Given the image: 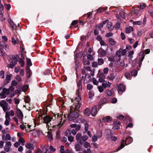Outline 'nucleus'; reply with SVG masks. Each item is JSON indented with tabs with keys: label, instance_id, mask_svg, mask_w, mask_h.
<instances>
[{
	"label": "nucleus",
	"instance_id": "1",
	"mask_svg": "<svg viewBox=\"0 0 153 153\" xmlns=\"http://www.w3.org/2000/svg\"><path fill=\"white\" fill-rule=\"evenodd\" d=\"M53 117H49L46 116L44 117L43 120L45 123H46L47 126H49V123L52 120H56L58 122V124L53 126V128H60L65 122L66 119L65 114L63 115L62 114H58V115L53 114Z\"/></svg>",
	"mask_w": 153,
	"mask_h": 153
},
{
	"label": "nucleus",
	"instance_id": "2",
	"mask_svg": "<svg viewBox=\"0 0 153 153\" xmlns=\"http://www.w3.org/2000/svg\"><path fill=\"white\" fill-rule=\"evenodd\" d=\"M81 99L79 95L76 97L74 100H72V101L73 103V105L70 107L71 111L74 110L78 111L81 106L80 102Z\"/></svg>",
	"mask_w": 153,
	"mask_h": 153
},
{
	"label": "nucleus",
	"instance_id": "3",
	"mask_svg": "<svg viewBox=\"0 0 153 153\" xmlns=\"http://www.w3.org/2000/svg\"><path fill=\"white\" fill-rule=\"evenodd\" d=\"M11 58L10 63L7 65V66L9 68H13L17 64L18 61V58L14 56H11Z\"/></svg>",
	"mask_w": 153,
	"mask_h": 153
},
{
	"label": "nucleus",
	"instance_id": "4",
	"mask_svg": "<svg viewBox=\"0 0 153 153\" xmlns=\"http://www.w3.org/2000/svg\"><path fill=\"white\" fill-rule=\"evenodd\" d=\"M74 110V112H71L68 116L69 120L74 121L76 118H77L79 116V114L76 111Z\"/></svg>",
	"mask_w": 153,
	"mask_h": 153
},
{
	"label": "nucleus",
	"instance_id": "5",
	"mask_svg": "<svg viewBox=\"0 0 153 153\" xmlns=\"http://www.w3.org/2000/svg\"><path fill=\"white\" fill-rule=\"evenodd\" d=\"M132 141V138L131 137H129L125 141L124 140H123L122 142L121 143L120 146L118 147V148L117 150V151L123 148L125 146V141H126V142H128V144L131 143Z\"/></svg>",
	"mask_w": 153,
	"mask_h": 153
},
{
	"label": "nucleus",
	"instance_id": "6",
	"mask_svg": "<svg viewBox=\"0 0 153 153\" xmlns=\"http://www.w3.org/2000/svg\"><path fill=\"white\" fill-rule=\"evenodd\" d=\"M12 144L10 141L7 142L4 148V150L6 152H8L11 150Z\"/></svg>",
	"mask_w": 153,
	"mask_h": 153
},
{
	"label": "nucleus",
	"instance_id": "7",
	"mask_svg": "<svg viewBox=\"0 0 153 153\" xmlns=\"http://www.w3.org/2000/svg\"><path fill=\"white\" fill-rule=\"evenodd\" d=\"M5 112V118H10V116L13 117L15 115L14 111L13 110H10V111H6Z\"/></svg>",
	"mask_w": 153,
	"mask_h": 153
},
{
	"label": "nucleus",
	"instance_id": "8",
	"mask_svg": "<svg viewBox=\"0 0 153 153\" xmlns=\"http://www.w3.org/2000/svg\"><path fill=\"white\" fill-rule=\"evenodd\" d=\"M16 113L19 119L22 120L23 118V115L21 111L19 108L16 109Z\"/></svg>",
	"mask_w": 153,
	"mask_h": 153
},
{
	"label": "nucleus",
	"instance_id": "9",
	"mask_svg": "<svg viewBox=\"0 0 153 153\" xmlns=\"http://www.w3.org/2000/svg\"><path fill=\"white\" fill-rule=\"evenodd\" d=\"M81 80H79V81L77 82V86L78 88V89L77 90L76 93L78 94L79 95L80 93V91L82 90V85L81 84Z\"/></svg>",
	"mask_w": 153,
	"mask_h": 153
},
{
	"label": "nucleus",
	"instance_id": "10",
	"mask_svg": "<svg viewBox=\"0 0 153 153\" xmlns=\"http://www.w3.org/2000/svg\"><path fill=\"white\" fill-rule=\"evenodd\" d=\"M29 131L30 132V134L35 137L38 136L40 134V131L38 130L34 129Z\"/></svg>",
	"mask_w": 153,
	"mask_h": 153
},
{
	"label": "nucleus",
	"instance_id": "11",
	"mask_svg": "<svg viewBox=\"0 0 153 153\" xmlns=\"http://www.w3.org/2000/svg\"><path fill=\"white\" fill-rule=\"evenodd\" d=\"M117 64L123 67H124L125 66V64L124 61L120 58H119L117 61Z\"/></svg>",
	"mask_w": 153,
	"mask_h": 153
},
{
	"label": "nucleus",
	"instance_id": "12",
	"mask_svg": "<svg viewBox=\"0 0 153 153\" xmlns=\"http://www.w3.org/2000/svg\"><path fill=\"white\" fill-rule=\"evenodd\" d=\"M112 120V118L110 116H107L103 117L102 120V122H108Z\"/></svg>",
	"mask_w": 153,
	"mask_h": 153
},
{
	"label": "nucleus",
	"instance_id": "13",
	"mask_svg": "<svg viewBox=\"0 0 153 153\" xmlns=\"http://www.w3.org/2000/svg\"><path fill=\"white\" fill-rule=\"evenodd\" d=\"M97 106H94L92 108L91 114L92 116H94L97 113Z\"/></svg>",
	"mask_w": 153,
	"mask_h": 153
},
{
	"label": "nucleus",
	"instance_id": "14",
	"mask_svg": "<svg viewBox=\"0 0 153 153\" xmlns=\"http://www.w3.org/2000/svg\"><path fill=\"white\" fill-rule=\"evenodd\" d=\"M111 83L108 81H104L102 84V86H103V88L105 89L106 87L109 88L110 87Z\"/></svg>",
	"mask_w": 153,
	"mask_h": 153
},
{
	"label": "nucleus",
	"instance_id": "15",
	"mask_svg": "<svg viewBox=\"0 0 153 153\" xmlns=\"http://www.w3.org/2000/svg\"><path fill=\"white\" fill-rule=\"evenodd\" d=\"M99 55L100 56H105L106 54L105 51L102 49H100L98 51Z\"/></svg>",
	"mask_w": 153,
	"mask_h": 153
},
{
	"label": "nucleus",
	"instance_id": "16",
	"mask_svg": "<svg viewBox=\"0 0 153 153\" xmlns=\"http://www.w3.org/2000/svg\"><path fill=\"white\" fill-rule=\"evenodd\" d=\"M108 41L109 44L111 46H114L116 43V41L112 38H108Z\"/></svg>",
	"mask_w": 153,
	"mask_h": 153
},
{
	"label": "nucleus",
	"instance_id": "17",
	"mask_svg": "<svg viewBox=\"0 0 153 153\" xmlns=\"http://www.w3.org/2000/svg\"><path fill=\"white\" fill-rule=\"evenodd\" d=\"M118 89L119 93L121 94L120 92H122L125 91V87L123 84H120L118 86Z\"/></svg>",
	"mask_w": 153,
	"mask_h": 153
},
{
	"label": "nucleus",
	"instance_id": "18",
	"mask_svg": "<svg viewBox=\"0 0 153 153\" xmlns=\"http://www.w3.org/2000/svg\"><path fill=\"white\" fill-rule=\"evenodd\" d=\"M107 27L110 31L114 29V27L112 25V22H108L107 23Z\"/></svg>",
	"mask_w": 153,
	"mask_h": 153
},
{
	"label": "nucleus",
	"instance_id": "19",
	"mask_svg": "<svg viewBox=\"0 0 153 153\" xmlns=\"http://www.w3.org/2000/svg\"><path fill=\"white\" fill-rule=\"evenodd\" d=\"M105 76L102 74H100L99 76V81L100 82H103L105 81Z\"/></svg>",
	"mask_w": 153,
	"mask_h": 153
},
{
	"label": "nucleus",
	"instance_id": "20",
	"mask_svg": "<svg viewBox=\"0 0 153 153\" xmlns=\"http://www.w3.org/2000/svg\"><path fill=\"white\" fill-rule=\"evenodd\" d=\"M82 134L80 133H78L76 134V139L78 141H79L80 144H81V140L82 139Z\"/></svg>",
	"mask_w": 153,
	"mask_h": 153
},
{
	"label": "nucleus",
	"instance_id": "21",
	"mask_svg": "<svg viewBox=\"0 0 153 153\" xmlns=\"http://www.w3.org/2000/svg\"><path fill=\"white\" fill-rule=\"evenodd\" d=\"M9 21L12 29L14 30L16 29V26L13 22L11 20H10V21L9 20Z\"/></svg>",
	"mask_w": 153,
	"mask_h": 153
},
{
	"label": "nucleus",
	"instance_id": "22",
	"mask_svg": "<svg viewBox=\"0 0 153 153\" xmlns=\"http://www.w3.org/2000/svg\"><path fill=\"white\" fill-rule=\"evenodd\" d=\"M109 139L113 141H116L117 138L115 136H113L112 135H110V136L108 135L107 137Z\"/></svg>",
	"mask_w": 153,
	"mask_h": 153
},
{
	"label": "nucleus",
	"instance_id": "23",
	"mask_svg": "<svg viewBox=\"0 0 153 153\" xmlns=\"http://www.w3.org/2000/svg\"><path fill=\"white\" fill-rule=\"evenodd\" d=\"M133 30V29L131 27H129L126 28V32L127 33H129L132 31Z\"/></svg>",
	"mask_w": 153,
	"mask_h": 153
},
{
	"label": "nucleus",
	"instance_id": "24",
	"mask_svg": "<svg viewBox=\"0 0 153 153\" xmlns=\"http://www.w3.org/2000/svg\"><path fill=\"white\" fill-rule=\"evenodd\" d=\"M5 118V120L4 122V124L6 126H8L10 124V123L11 120V118Z\"/></svg>",
	"mask_w": 153,
	"mask_h": 153
},
{
	"label": "nucleus",
	"instance_id": "25",
	"mask_svg": "<svg viewBox=\"0 0 153 153\" xmlns=\"http://www.w3.org/2000/svg\"><path fill=\"white\" fill-rule=\"evenodd\" d=\"M19 63L21 67H23L24 65L25 62L23 59L21 58L19 59Z\"/></svg>",
	"mask_w": 153,
	"mask_h": 153
},
{
	"label": "nucleus",
	"instance_id": "26",
	"mask_svg": "<svg viewBox=\"0 0 153 153\" xmlns=\"http://www.w3.org/2000/svg\"><path fill=\"white\" fill-rule=\"evenodd\" d=\"M6 105H8V103L5 100H2L0 101V105L2 108Z\"/></svg>",
	"mask_w": 153,
	"mask_h": 153
},
{
	"label": "nucleus",
	"instance_id": "27",
	"mask_svg": "<svg viewBox=\"0 0 153 153\" xmlns=\"http://www.w3.org/2000/svg\"><path fill=\"white\" fill-rule=\"evenodd\" d=\"M2 92L6 95H8L10 93V90L8 89H6L5 88H4L3 89Z\"/></svg>",
	"mask_w": 153,
	"mask_h": 153
},
{
	"label": "nucleus",
	"instance_id": "28",
	"mask_svg": "<svg viewBox=\"0 0 153 153\" xmlns=\"http://www.w3.org/2000/svg\"><path fill=\"white\" fill-rule=\"evenodd\" d=\"M11 76L10 75H7L6 77V83H8L11 80Z\"/></svg>",
	"mask_w": 153,
	"mask_h": 153
},
{
	"label": "nucleus",
	"instance_id": "29",
	"mask_svg": "<svg viewBox=\"0 0 153 153\" xmlns=\"http://www.w3.org/2000/svg\"><path fill=\"white\" fill-rule=\"evenodd\" d=\"M83 62L84 65H89L90 64L89 61L88 60L87 61L85 58H84V57L83 58Z\"/></svg>",
	"mask_w": 153,
	"mask_h": 153
},
{
	"label": "nucleus",
	"instance_id": "30",
	"mask_svg": "<svg viewBox=\"0 0 153 153\" xmlns=\"http://www.w3.org/2000/svg\"><path fill=\"white\" fill-rule=\"evenodd\" d=\"M107 7H105V8H100L99 9H98L97 10V12L98 13H101L103 12V11L107 10Z\"/></svg>",
	"mask_w": 153,
	"mask_h": 153
},
{
	"label": "nucleus",
	"instance_id": "31",
	"mask_svg": "<svg viewBox=\"0 0 153 153\" xmlns=\"http://www.w3.org/2000/svg\"><path fill=\"white\" fill-rule=\"evenodd\" d=\"M84 123L85 124V131H87L89 127V125L87 123V121L84 120L83 121Z\"/></svg>",
	"mask_w": 153,
	"mask_h": 153
},
{
	"label": "nucleus",
	"instance_id": "32",
	"mask_svg": "<svg viewBox=\"0 0 153 153\" xmlns=\"http://www.w3.org/2000/svg\"><path fill=\"white\" fill-rule=\"evenodd\" d=\"M75 149L76 151L78 152L82 150L81 147L78 144H76L75 145Z\"/></svg>",
	"mask_w": 153,
	"mask_h": 153
},
{
	"label": "nucleus",
	"instance_id": "33",
	"mask_svg": "<svg viewBox=\"0 0 153 153\" xmlns=\"http://www.w3.org/2000/svg\"><path fill=\"white\" fill-rule=\"evenodd\" d=\"M115 78V76L114 74H111L107 76V78L111 80H113Z\"/></svg>",
	"mask_w": 153,
	"mask_h": 153
},
{
	"label": "nucleus",
	"instance_id": "34",
	"mask_svg": "<svg viewBox=\"0 0 153 153\" xmlns=\"http://www.w3.org/2000/svg\"><path fill=\"white\" fill-rule=\"evenodd\" d=\"M84 114L86 116H89L90 114V110L88 108H86L84 111Z\"/></svg>",
	"mask_w": 153,
	"mask_h": 153
},
{
	"label": "nucleus",
	"instance_id": "35",
	"mask_svg": "<svg viewBox=\"0 0 153 153\" xmlns=\"http://www.w3.org/2000/svg\"><path fill=\"white\" fill-rule=\"evenodd\" d=\"M12 42L13 45H15L18 43V41L17 40H16L14 37H12Z\"/></svg>",
	"mask_w": 153,
	"mask_h": 153
},
{
	"label": "nucleus",
	"instance_id": "36",
	"mask_svg": "<svg viewBox=\"0 0 153 153\" xmlns=\"http://www.w3.org/2000/svg\"><path fill=\"white\" fill-rule=\"evenodd\" d=\"M19 142L21 143L22 145L25 144V141L24 139L22 137H20L19 140Z\"/></svg>",
	"mask_w": 153,
	"mask_h": 153
},
{
	"label": "nucleus",
	"instance_id": "37",
	"mask_svg": "<svg viewBox=\"0 0 153 153\" xmlns=\"http://www.w3.org/2000/svg\"><path fill=\"white\" fill-rule=\"evenodd\" d=\"M26 73H27V76L30 77L31 74L30 69L29 67H27V68Z\"/></svg>",
	"mask_w": 153,
	"mask_h": 153
},
{
	"label": "nucleus",
	"instance_id": "38",
	"mask_svg": "<svg viewBox=\"0 0 153 153\" xmlns=\"http://www.w3.org/2000/svg\"><path fill=\"white\" fill-rule=\"evenodd\" d=\"M2 108L4 112H6L7 110H9L10 109V107L8 106V104L6 105Z\"/></svg>",
	"mask_w": 153,
	"mask_h": 153
},
{
	"label": "nucleus",
	"instance_id": "39",
	"mask_svg": "<svg viewBox=\"0 0 153 153\" xmlns=\"http://www.w3.org/2000/svg\"><path fill=\"white\" fill-rule=\"evenodd\" d=\"M97 88L99 91L100 93L103 92L104 91V89H105L103 86H102V85L101 86H97Z\"/></svg>",
	"mask_w": 153,
	"mask_h": 153
},
{
	"label": "nucleus",
	"instance_id": "40",
	"mask_svg": "<svg viewBox=\"0 0 153 153\" xmlns=\"http://www.w3.org/2000/svg\"><path fill=\"white\" fill-rule=\"evenodd\" d=\"M16 79L18 82H20L22 80V78L20 75H17L16 76Z\"/></svg>",
	"mask_w": 153,
	"mask_h": 153
},
{
	"label": "nucleus",
	"instance_id": "41",
	"mask_svg": "<svg viewBox=\"0 0 153 153\" xmlns=\"http://www.w3.org/2000/svg\"><path fill=\"white\" fill-rule=\"evenodd\" d=\"M84 146L86 148H87L88 147H91L90 144L89 143L87 142H85L83 144Z\"/></svg>",
	"mask_w": 153,
	"mask_h": 153
},
{
	"label": "nucleus",
	"instance_id": "42",
	"mask_svg": "<svg viewBox=\"0 0 153 153\" xmlns=\"http://www.w3.org/2000/svg\"><path fill=\"white\" fill-rule=\"evenodd\" d=\"M144 55H143V56L142 55L141 56V58L140 59V60L139 61L138 66H139V68H140L141 66L142 62L143 59H144Z\"/></svg>",
	"mask_w": 153,
	"mask_h": 153
},
{
	"label": "nucleus",
	"instance_id": "43",
	"mask_svg": "<svg viewBox=\"0 0 153 153\" xmlns=\"http://www.w3.org/2000/svg\"><path fill=\"white\" fill-rule=\"evenodd\" d=\"M4 72L3 70L0 71V78L4 79Z\"/></svg>",
	"mask_w": 153,
	"mask_h": 153
},
{
	"label": "nucleus",
	"instance_id": "44",
	"mask_svg": "<svg viewBox=\"0 0 153 153\" xmlns=\"http://www.w3.org/2000/svg\"><path fill=\"white\" fill-rule=\"evenodd\" d=\"M30 101V98L28 96H26L25 99V102L27 104H28L29 105V103Z\"/></svg>",
	"mask_w": 153,
	"mask_h": 153
},
{
	"label": "nucleus",
	"instance_id": "45",
	"mask_svg": "<svg viewBox=\"0 0 153 153\" xmlns=\"http://www.w3.org/2000/svg\"><path fill=\"white\" fill-rule=\"evenodd\" d=\"M125 76L128 79H130L131 77L130 74L128 73H126L125 74Z\"/></svg>",
	"mask_w": 153,
	"mask_h": 153
},
{
	"label": "nucleus",
	"instance_id": "46",
	"mask_svg": "<svg viewBox=\"0 0 153 153\" xmlns=\"http://www.w3.org/2000/svg\"><path fill=\"white\" fill-rule=\"evenodd\" d=\"M6 97V95L3 92L0 93V98L1 99H4Z\"/></svg>",
	"mask_w": 153,
	"mask_h": 153
},
{
	"label": "nucleus",
	"instance_id": "47",
	"mask_svg": "<svg viewBox=\"0 0 153 153\" xmlns=\"http://www.w3.org/2000/svg\"><path fill=\"white\" fill-rule=\"evenodd\" d=\"M4 42H0V50H2L4 48Z\"/></svg>",
	"mask_w": 153,
	"mask_h": 153
},
{
	"label": "nucleus",
	"instance_id": "48",
	"mask_svg": "<svg viewBox=\"0 0 153 153\" xmlns=\"http://www.w3.org/2000/svg\"><path fill=\"white\" fill-rule=\"evenodd\" d=\"M56 137L58 139L60 138V132L59 130H58L56 132Z\"/></svg>",
	"mask_w": 153,
	"mask_h": 153
},
{
	"label": "nucleus",
	"instance_id": "49",
	"mask_svg": "<svg viewBox=\"0 0 153 153\" xmlns=\"http://www.w3.org/2000/svg\"><path fill=\"white\" fill-rule=\"evenodd\" d=\"M27 63L28 66H31L32 65L31 60L29 59H27Z\"/></svg>",
	"mask_w": 153,
	"mask_h": 153
},
{
	"label": "nucleus",
	"instance_id": "50",
	"mask_svg": "<svg viewBox=\"0 0 153 153\" xmlns=\"http://www.w3.org/2000/svg\"><path fill=\"white\" fill-rule=\"evenodd\" d=\"M97 140V137L96 135H94L92 137V140L93 142H96Z\"/></svg>",
	"mask_w": 153,
	"mask_h": 153
},
{
	"label": "nucleus",
	"instance_id": "51",
	"mask_svg": "<svg viewBox=\"0 0 153 153\" xmlns=\"http://www.w3.org/2000/svg\"><path fill=\"white\" fill-rule=\"evenodd\" d=\"M120 49L119 50L117 51L116 53V55L119 57L120 58L121 57V51H120Z\"/></svg>",
	"mask_w": 153,
	"mask_h": 153
},
{
	"label": "nucleus",
	"instance_id": "52",
	"mask_svg": "<svg viewBox=\"0 0 153 153\" xmlns=\"http://www.w3.org/2000/svg\"><path fill=\"white\" fill-rule=\"evenodd\" d=\"M93 83L95 85H97L99 83L98 81H97L95 78H93L92 79Z\"/></svg>",
	"mask_w": 153,
	"mask_h": 153
},
{
	"label": "nucleus",
	"instance_id": "53",
	"mask_svg": "<svg viewBox=\"0 0 153 153\" xmlns=\"http://www.w3.org/2000/svg\"><path fill=\"white\" fill-rule=\"evenodd\" d=\"M88 138V137L86 135H84L82 137V140L84 142H85L87 140Z\"/></svg>",
	"mask_w": 153,
	"mask_h": 153
},
{
	"label": "nucleus",
	"instance_id": "54",
	"mask_svg": "<svg viewBox=\"0 0 153 153\" xmlns=\"http://www.w3.org/2000/svg\"><path fill=\"white\" fill-rule=\"evenodd\" d=\"M11 84L13 86H16L18 84V82L15 80H13L12 81Z\"/></svg>",
	"mask_w": 153,
	"mask_h": 153
},
{
	"label": "nucleus",
	"instance_id": "55",
	"mask_svg": "<svg viewBox=\"0 0 153 153\" xmlns=\"http://www.w3.org/2000/svg\"><path fill=\"white\" fill-rule=\"evenodd\" d=\"M28 86L27 85H24L22 88V90L24 91H26L28 88Z\"/></svg>",
	"mask_w": 153,
	"mask_h": 153
},
{
	"label": "nucleus",
	"instance_id": "56",
	"mask_svg": "<svg viewBox=\"0 0 153 153\" xmlns=\"http://www.w3.org/2000/svg\"><path fill=\"white\" fill-rule=\"evenodd\" d=\"M104 63V61L102 59H98V64L99 65H100Z\"/></svg>",
	"mask_w": 153,
	"mask_h": 153
},
{
	"label": "nucleus",
	"instance_id": "57",
	"mask_svg": "<svg viewBox=\"0 0 153 153\" xmlns=\"http://www.w3.org/2000/svg\"><path fill=\"white\" fill-rule=\"evenodd\" d=\"M133 24L134 25H141L142 24V22L140 21H137L134 22Z\"/></svg>",
	"mask_w": 153,
	"mask_h": 153
},
{
	"label": "nucleus",
	"instance_id": "58",
	"mask_svg": "<svg viewBox=\"0 0 153 153\" xmlns=\"http://www.w3.org/2000/svg\"><path fill=\"white\" fill-rule=\"evenodd\" d=\"M68 139L70 142H72L74 141V137L71 136H68Z\"/></svg>",
	"mask_w": 153,
	"mask_h": 153
},
{
	"label": "nucleus",
	"instance_id": "59",
	"mask_svg": "<svg viewBox=\"0 0 153 153\" xmlns=\"http://www.w3.org/2000/svg\"><path fill=\"white\" fill-rule=\"evenodd\" d=\"M131 74L133 76H136L137 74V71L136 70H133L131 71Z\"/></svg>",
	"mask_w": 153,
	"mask_h": 153
},
{
	"label": "nucleus",
	"instance_id": "60",
	"mask_svg": "<svg viewBox=\"0 0 153 153\" xmlns=\"http://www.w3.org/2000/svg\"><path fill=\"white\" fill-rule=\"evenodd\" d=\"M2 133L3 134H2V139L3 140H4V137H5V134L6 133V131L4 129H3L2 130V131H1Z\"/></svg>",
	"mask_w": 153,
	"mask_h": 153
},
{
	"label": "nucleus",
	"instance_id": "61",
	"mask_svg": "<svg viewBox=\"0 0 153 153\" xmlns=\"http://www.w3.org/2000/svg\"><path fill=\"white\" fill-rule=\"evenodd\" d=\"M98 64L97 62H94L92 63V66L94 68L97 67L98 65Z\"/></svg>",
	"mask_w": 153,
	"mask_h": 153
},
{
	"label": "nucleus",
	"instance_id": "62",
	"mask_svg": "<svg viewBox=\"0 0 153 153\" xmlns=\"http://www.w3.org/2000/svg\"><path fill=\"white\" fill-rule=\"evenodd\" d=\"M140 10L139 9H135L134 10V13L135 14V16L137 15L139 13Z\"/></svg>",
	"mask_w": 153,
	"mask_h": 153
},
{
	"label": "nucleus",
	"instance_id": "63",
	"mask_svg": "<svg viewBox=\"0 0 153 153\" xmlns=\"http://www.w3.org/2000/svg\"><path fill=\"white\" fill-rule=\"evenodd\" d=\"M120 15L122 18L125 19V16L124 12L123 11H121L119 13Z\"/></svg>",
	"mask_w": 153,
	"mask_h": 153
},
{
	"label": "nucleus",
	"instance_id": "64",
	"mask_svg": "<svg viewBox=\"0 0 153 153\" xmlns=\"http://www.w3.org/2000/svg\"><path fill=\"white\" fill-rule=\"evenodd\" d=\"M83 153H92V152L90 149L88 148L86 150H84L83 151Z\"/></svg>",
	"mask_w": 153,
	"mask_h": 153
}]
</instances>
